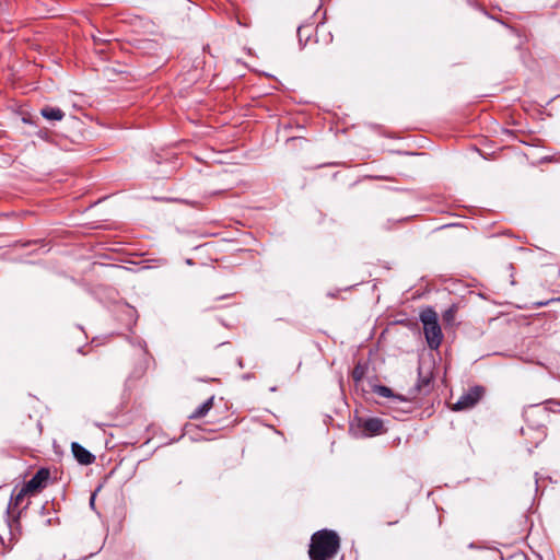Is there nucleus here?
<instances>
[{
	"label": "nucleus",
	"instance_id": "obj_5",
	"mask_svg": "<svg viewBox=\"0 0 560 560\" xmlns=\"http://www.w3.org/2000/svg\"><path fill=\"white\" fill-rule=\"evenodd\" d=\"M50 477V472L46 468H40L36 474L24 485L32 493H35L46 487Z\"/></svg>",
	"mask_w": 560,
	"mask_h": 560
},
{
	"label": "nucleus",
	"instance_id": "obj_3",
	"mask_svg": "<svg viewBox=\"0 0 560 560\" xmlns=\"http://www.w3.org/2000/svg\"><path fill=\"white\" fill-rule=\"evenodd\" d=\"M485 388L482 386H472L465 392L453 405V410L462 411L475 407L483 397Z\"/></svg>",
	"mask_w": 560,
	"mask_h": 560
},
{
	"label": "nucleus",
	"instance_id": "obj_1",
	"mask_svg": "<svg viewBox=\"0 0 560 560\" xmlns=\"http://www.w3.org/2000/svg\"><path fill=\"white\" fill-rule=\"evenodd\" d=\"M340 547L338 535L328 529H322L313 534L308 549L311 560H330Z\"/></svg>",
	"mask_w": 560,
	"mask_h": 560
},
{
	"label": "nucleus",
	"instance_id": "obj_12",
	"mask_svg": "<svg viewBox=\"0 0 560 560\" xmlns=\"http://www.w3.org/2000/svg\"><path fill=\"white\" fill-rule=\"evenodd\" d=\"M454 316H455V310L453 307L448 308L444 314H443V319L447 323H451L453 319H454Z\"/></svg>",
	"mask_w": 560,
	"mask_h": 560
},
{
	"label": "nucleus",
	"instance_id": "obj_10",
	"mask_svg": "<svg viewBox=\"0 0 560 560\" xmlns=\"http://www.w3.org/2000/svg\"><path fill=\"white\" fill-rule=\"evenodd\" d=\"M365 372H366V369L364 365H362L361 363H358L353 370H352V373H351V376L353 378V381L355 383H359L363 380L364 375H365Z\"/></svg>",
	"mask_w": 560,
	"mask_h": 560
},
{
	"label": "nucleus",
	"instance_id": "obj_2",
	"mask_svg": "<svg viewBox=\"0 0 560 560\" xmlns=\"http://www.w3.org/2000/svg\"><path fill=\"white\" fill-rule=\"evenodd\" d=\"M420 320L423 325V334L431 350H436L443 340L442 329L439 324L438 314L432 308L420 313Z\"/></svg>",
	"mask_w": 560,
	"mask_h": 560
},
{
	"label": "nucleus",
	"instance_id": "obj_4",
	"mask_svg": "<svg viewBox=\"0 0 560 560\" xmlns=\"http://www.w3.org/2000/svg\"><path fill=\"white\" fill-rule=\"evenodd\" d=\"M357 429L361 436L370 438L385 432L384 422L380 418H359Z\"/></svg>",
	"mask_w": 560,
	"mask_h": 560
},
{
	"label": "nucleus",
	"instance_id": "obj_6",
	"mask_svg": "<svg viewBox=\"0 0 560 560\" xmlns=\"http://www.w3.org/2000/svg\"><path fill=\"white\" fill-rule=\"evenodd\" d=\"M71 451L77 462L81 465H91L95 460V456L77 442L71 444Z\"/></svg>",
	"mask_w": 560,
	"mask_h": 560
},
{
	"label": "nucleus",
	"instance_id": "obj_13",
	"mask_svg": "<svg viewBox=\"0 0 560 560\" xmlns=\"http://www.w3.org/2000/svg\"><path fill=\"white\" fill-rule=\"evenodd\" d=\"M429 383H430V376L421 377V384L419 385V387L427 386V385H429Z\"/></svg>",
	"mask_w": 560,
	"mask_h": 560
},
{
	"label": "nucleus",
	"instance_id": "obj_7",
	"mask_svg": "<svg viewBox=\"0 0 560 560\" xmlns=\"http://www.w3.org/2000/svg\"><path fill=\"white\" fill-rule=\"evenodd\" d=\"M31 493L32 492L28 489H26V486H23L16 493H13L8 506V512L14 515L15 509L22 505L25 497Z\"/></svg>",
	"mask_w": 560,
	"mask_h": 560
},
{
	"label": "nucleus",
	"instance_id": "obj_8",
	"mask_svg": "<svg viewBox=\"0 0 560 560\" xmlns=\"http://www.w3.org/2000/svg\"><path fill=\"white\" fill-rule=\"evenodd\" d=\"M214 397L208 398L201 406H199L190 416L189 419L197 420L206 417L210 409L213 407Z\"/></svg>",
	"mask_w": 560,
	"mask_h": 560
},
{
	"label": "nucleus",
	"instance_id": "obj_9",
	"mask_svg": "<svg viewBox=\"0 0 560 560\" xmlns=\"http://www.w3.org/2000/svg\"><path fill=\"white\" fill-rule=\"evenodd\" d=\"M40 114L48 120H61L65 116L63 112L58 107L45 106L40 109Z\"/></svg>",
	"mask_w": 560,
	"mask_h": 560
},
{
	"label": "nucleus",
	"instance_id": "obj_11",
	"mask_svg": "<svg viewBox=\"0 0 560 560\" xmlns=\"http://www.w3.org/2000/svg\"><path fill=\"white\" fill-rule=\"evenodd\" d=\"M376 393L383 397H390L393 395L392 389L386 386H378Z\"/></svg>",
	"mask_w": 560,
	"mask_h": 560
}]
</instances>
